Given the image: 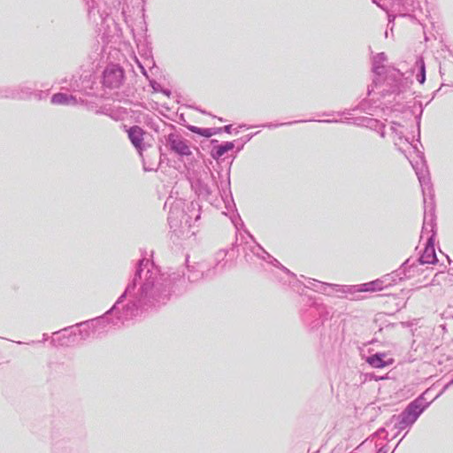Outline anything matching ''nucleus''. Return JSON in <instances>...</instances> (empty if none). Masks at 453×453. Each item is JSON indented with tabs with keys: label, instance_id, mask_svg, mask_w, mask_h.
I'll return each instance as SVG.
<instances>
[{
	"label": "nucleus",
	"instance_id": "f257e3e1",
	"mask_svg": "<svg viewBox=\"0 0 453 453\" xmlns=\"http://www.w3.org/2000/svg\"><path fill=\"white\" fill-rule=\"evenodd\" d=\"M184 283V278L174 275L165 277L153 261L140 259L134 268L132 280L125 291L104 314L112 329L123 326L127 322L140 316L143 311L165 304L177 287Z\"/></svg>",
	"mask_w": 453,
	"mask_h": 453
},
{
	"label": "nucleus",
	"instance_id": "f03ea898",
	"mask_svg": "<svg viewBox=\"0 0 453 453\" xmlns=\"http://www.w3.org/2000/svg\"><path fill=\"white\" fill-rule=\"evenodd\" d=\"M411 83L399 70L388 69V73L372 78V84L367 87V98L363 99L358 107L372 115L378 109L388 107Z\"/></svg>",
	"mask_w": 453,
	"mask_h": 453
},
{
	"label": "nucleus",
	"instance_id": "7ed1b4c3",
	"mask_svg": "<svg viewBox=\"0 0 453 453\" xmlns=\"http://www.w3.org/2000/svg\"><path fill=\"white\" fill-rule=\"evenodd\" d=\"M453 385V379L449 381L441 389V391L431 400H426L429 389L426 390L416 399L408 403L405 409L398 415H393L386 423L388 427L392 426L397 432L394 435L395 437L401 431L410 428L418 420L419 416L428 408L434 400L443 394L450 386Z\"/></svg>",
	"mask_w": 453,
	"mask_h": 453
},
{
	"label": "nucleus",
	"instance_id": "20e7f679",
	"mask_svg": "<svg viewBox=\"0 0 453 453\" xmlns=\"http://www.w3.org/2000/svg\"><path fill=\"white\" fill-rule=\"evenodd\" d=\"M226 172V180H220L219 184L216 182L214 174L209 168L198 173L190 181L192 189L199 198L210 202L211 203L217 198L218 195L224 200L228 195H231L230 189V165Z\"/></svg>",
	"mask_w": 453,
	"mask_h": 453
},
{
	"label": "nucleus",
	"instance_id": "39448f33",
	"mask_svg": "<svg viewBox=\"0 0 453 453\" xmlns=\"http://www.w3.org/2000/svg\"><path fill=\"white\" fill-rule=\"evenodd\" d=\"M303 297V305L308 306L302 312V319L307 331L315 335L323 337L324 325L330 317V311L326 304L318 302L315 297L307 296L305 293H300Z\"/></svg>",
	"mask_w": 453,
	"mask_h": 453
},
{
	"label": "nucleus",
	"instance_id": "423d86ee",
	"mask_svg": "<svg viewBox=\"0 0 453 453\" xmlns=\"http://www.w3.org/2000/svg\"><path fill=\"white\" fill-rule=\"evenodd\" d=\"M184 203L181 200L172 201L168 198L165 203V209L170 205L168 214V224L171 229L176 231L183 224L187 226H191L192 219L196 221L200 219V206L196 203H190L188 206V211L183 209Z\"/></svg>",
	"mask_w": 453,
	"mask_h": 453
},
{
	"label": "nucleus",
	"instance_id": "0eeeda50",
	"mask_svg": "<svg viewBox=\"0 0 453 453\" xmlns=\"http://www.w3.org/2000/svg\"><path fill=\"white\" fill-rule=\"evenodd\" d=\"M372 3L388 13L389 23L395 17L390 12L403 17L413 18H416L417 14L421 12L420 4L418 0H372Z\"/></svg>",
	"mask_w": 453,
	"mask_h": 453
},
{
	"label": "nucleus",
	"instance_id": "6e6552de",
	"mask_svg": "<svg viewBox=\"0 0 453 453\" xmlns=\"http://www.w3.org/2000/svg\"><path fill=\"white\" fill-rule=\"evenodd\" d=\"M257 250L260 252H254L256 256L262 258L263 260L269 259V263L272 264L275 270L273 272L274 279L281 283L282 285H288L294 291L304 293L303 290L300 291L302 282L297 279L296 274L290 272L288 268L283 266L276 258L273 257L268 252H266L261 246L257 245Z\"/></svg>",
	"mask_w": 453,
	"mask_h": 453
},
{
	"label": "nucleus",
	"instance_id": "1a4fd4ad",
	"mask_svg": "<svg viewBox=\"0 0 453 453\" xmlns=\"http://www.w3.org/2000/svg\"><path fill=\"white\" fill-rule=\"evenodd\" d=\"M73 326L76 331V335L79 334L81 340H86L91 336L101 337L112 330L108 323L107 316H104V314L95 319L78 323Z\"/></svg>",
	"mask_w": 453,
	"mask_h": 453
},
{
	"label": "nucleus",
	"instance_id": "9d476101",
	"mask_svg": "<svg viewBox=\"0 0 453 453\" xmlns=\"http://www.w3.org/2000/svg\"><path fill=\"white\" fill-rule=\"evenodd\" d=\"M416 173L418 178L420 186L422 188V192L424 195V203H425V216H424V222H423V226H422V231H421V237H425L426 235L427 237L433 234L434 240L435 234H436V231H435L436 224H435V215L434 212L433 202H431V208H430L429 213H427V211H426L427 200H426V190L427 189L428 192L430 193L431 188H432L431 183H430L429 179L426 178V174L424 173L423 172H418V170H416Z\"/></svg>",
	"mask_w": 453,
	"mask_h": 453
},
{
	"label": "nucleus",
	"instance_id": "9b49d317",
	"mask_svg": "<svg viewBox=\"0 0 453 453\" xmlns=\"http://www.w3.org/2000/svg\"><path fill=\"white\" fill-rule=\"evenodd\" d=\"M165 147L180 157L192 155L188 142L178 133H170L165 136Z\"/></svg>",
	"mask_w": 453,
	"mask_h": 453
},
{
	"label": "nucleus",
	"instance_id": "f8f14e48",
	"mask_svg": "<svg viewBox=\"0 0 453 453\" xmlns=\"http://www.w3.org/2000/svg\"><path fill=\"white\" fill-rule=\"evenodd\" d=\"M162 274H164L165 277H170L173 279V277L174 275H179V277H181V278H184V283L181 285L179 283V286L177 287L176 285L174 286L173 289L175 290L174 292L172 293V296L173 295H178L180 293H181L184 288H186V280L189 281V282H196L197 280H199L200 279L203 278V270L201 269V265H197L196 266L195 265H187V274L182 273V274L179 273H161Z\"/></svg>",
	"mask_w": 453,
	"mask_h": 453
},
{
	"label": "nucleus",
	"instance_id": "ddd939ff",
	"mask_svg": "<svg viewBox=\"0 0 453 453\" xmlns=\"http://www.w3.org/2000/svg\"><path fill=\"white\" fill-rule=\"evenodd\" d=\"M124 80V70L118 65H111L105 68L103 73V85L109 88H119Z\"/></svg>",
	"mask_w": 453,
	"mask_h": 453
},
{
	"label": "nucleus",
	"instance_id": "4468645a",
	"mask_svg": "<svg viewBox=\"0 0 453 453\" xmlns=\"http://www.w3.org/2000/svg\"><path fill=\"white\" fill-rule=\"evenodd\" d=\"M411 262H415V273L418 271L417 268L418 265L436 264L438 262L433 234L427 236L426 243L422 254L418 258L411 260Z\"/></svg>",
	"mask_w": 453,
	"mask_h": 453
},
{
	"label": "nucleus",
	"instance_id": "2eb2a0df",
	"mask_svg": "<svg viewBox=\"0 0 453 453\" xmlns=\"http://www.w3.org/2000/svg\"><path fill=\"white\" fill-rule=\"evenodd\" d=\"M76 331L74 326L65 327L60 331L53 333L51 344L53 346H68L74 343Z\"/></svg>",
	"mask_w": 453,
	"mask_h": 453
},
{
	"label": "nucleus",
	"instance_id": "dca6fc26",
	"mask_svg": "<svg viewBox=\"0 0 453 453\" xmlns=\"http://www.w3.org/2000/svg\"><path fill=\"white\" fill-rule=\"evenodd\" d=\"M388 274L392 277V280H395V284L403 279H410L415 275V262H411V259L409 258L399 269Z\"/></svg>",
	"mask_w": 453,
	"mask_h": 453
},
{
	"label": "nucleus",
	"instance_id": "f3484780",
	"mask_svg": "<svg viewBox=\"0 0 453 453\" xmlns=\"http://www.w3.org/2000/svg\"><path fill=\"white\" fill-rule=\"evenodd\" d=\"M329 292L337 294L338 297H349L351 300L357 299V293L358 292V285H338L330 284Z\"/></svg>",
	"mask_w": 453,
	"mask_h": 453
},
{
	"label": "nucleus",
	"instance_id": "a211bd4d",
	"mask_svg": "<svg viewBox=\"0 0 453 453\" xmlns=\"http://www.w3.org/2000/svg\"><path fill=\"white\" fill-rule=\"evenodd\" d=\"M387 59V55L384 52L377 53L372 57V72L373 77L388 73V69H394L393 67L387 66L384 65Z\"/></svg>",
	"mask_w": 453,
	"mask_h": 453
},
{
	"label": "nucleus",
	"instance_id": "6ab92c4d",
	"mask_svg": "<svg viewBox=\"0 0 453 453\" xmlns=\"http://www.w3.org/2000/svg\"><path fill=\"white\" fill-rule=\"evenodd\" d=\"M211 143H218L217 140H211ZM234 148V142H224L220 144L213 145L211 150V156L213 159L217 160L219 163V160L222 156H224L226 152L232 150Z\"/></svg>",
	"mask_w": 453,
	"mask_h": 453
},
{
	"label": "nucleus",
	"instance_id": "aec40b11",
	"mask_svg": "<svg viewBox=\"0 0 453 453\" xmlns=\"http://www.w3.org/2000/svg\"><path fill=\"white\" fill-rule=\"evenodd\" d=\"M128 138L137 150L142 149L143 130L139 126H133L127 130Z\"/></svg>",
	"mask_w": 453,
	"mask_h": 453
},
{
	"label": "nucleus",
	"instance_id": "412c9836",
	"mask_svg": "<svg viewBox=\"0 0 453 453\" xmlns=\"http://www.w3.org/2000/svg\"><path fill=\"white\" fill-rule=\"evenodd\" d=\"M387 355L385 353L377 352L369 356L366 359V362L374 368H383L388 366L393 363L392 358H388L386 360Z\"/></svg>",
	"mask_w": 453,
	"mask_h": 453
},
{
	"label": "nucleus",
	"instance_id": "4be33fe9",
	"mask_svg": "<svg viewBox=\"0 0 453 453\" xmlns=\"http://www.w3.org/2000/svg\"><path fill=\"white\" fill-rule=\"evenodd\" d=\"M303 287L324 295L332 296V293L328 291L330 288V283L322 282L315 279L309 278L307 279V283L303 284Z\"/></svg>",
	"mask_w": 453,
	"mask_h": 453
},
{
	"label": "nucleus",
	"instance_id": "5701e85b",
	"mask_svg": "<svg viewBox=\"0 0 453 453\" xmlns=\"http://www.w3.org/2000/svg\"><path fill=\"white\" fill-rule=\"evenodd\" d=\"M34 88L33 84L28 81L16 86L17 99L28 100L33 98Z\"/></svg>",
	"mask_w": 453,
	"mask_h": 453
},
{
	"label": "nucleus",
	"instance_id": "b1692460",
	"mask_svg": "<svg viewBox=\"0 0 453 453\" xmlns=\"http://www.w3.org/2000/svg\"><path fill=\"white\" fill-rule=\"evenodd\" d=\"M50 102L52 104L69 105V104H75L76 98L73 96H69L67 94L58 92V93L54 94L51 96Z\"/></svg>",
	"mask_w": 453,
	"mask_h": 453
},
{
	"label": "nucleus",
	"instance_id": "393cba45",
	"mask_svg": "<svg viewBox=\"0 0 453 453\" xmlns=\"http://www.w3.org/2000/svg\"><path fill=\"white\" fill-rule=\"evenodd\" d=\"M383 280L377 279L375 280L358 285V292H374L384 289Z\"/></svg>",
	"mask_w": 453,
	"mask_h": 453
},
{
	"label": "nucleus",
	"instance_id": "a878e982",
	"mask_svg": "<svg viewBox=\"0 0 453 453\" xmlns=\"http://www.w3.org/2000/svg\"><path fill=\"white\" fill-rule=\"evenodd\" d=\"M226 255H227V250H219L218 252L215 253L214 270L216 272H221L224 270L226 264V261H225Z\"/></svg>",
	"mask_w": 453,
	"mask_h": 453
},
{
	"label": "nucleus",
	"instance_id": "bb28decb",
	"mask_svg": "<svg viewBox=\"0 0 453 453\" xmlns=\"http://www.w3.org/2000/svg\"><path fill=\"white\" fill-rule=\"evenodd\" d=\"M188 129L194 134H197L199 135H202V136L207 137V138L217 134L216 128H202V127H198L196 126H188Z\"/></svg>",
	"mask_w": 453,
	"mask_h": 453
},
{
	"label": "nucleus",
	"instance_id": "cd10ccee",
	"mask_svg": "<svg viewBox=\"0 0 453 453\" xmlns=\"http://www.w3.org/2000/svg\"><path fill=\"white\" fill-rule=\"evenodd\" d=\"M16 87L3 86L0 87V97L8 99H17Z\"/></svg>",
	"mask_w": 453,
	"mask_h": 453
},
{
	"label": "nucleus",
	"instance_id": "c85d7f7f",
	"mask_svg": "<svg viewBox=\"0 0 453 453\" xmlns=\"http://www.w3.org/2000/svg\"><path fill=\"white\" fill-rule=\"evenodd\" d=\"M380 123L381 122L376 119L365 117V118H362L360 119V122L358 123V125L368 127L372 130H377L378 127H380Z\"/></svg>",
	"mask_w": 453,
	"mask_h": 453
},
{
	"label": "nucleus",
	"instance_id": "c756f323",
	"mask_svg": "<svg viewBox=\"0 0 453 453\" xmlns=\"http://www.w3.org/2000/svg\"><path fill=\"white\" fill-rule=\"evenodd\" d=\"M416 65L418 66V73H417V81L420 83V84H423L426 81V65H425V62L423 60L422 58H419L417 62H416Z\"/></svg>",
	"mask_w": 453,
	"mask_h": 453
},
{
	"label": "nucleus",
	"instance_id": "7c9ffc66",
	"mask_svg": "<svg viewBox=\"0 0 453 453\" xmlns=\"http://www.w3.org/2000/svg\"><path fill=\"white\" fill-rule=\"evenodd\" d=\"M49 96V90H36L34 88L33 98L38 101L45 100Z\"/></svg>",
	"mask_w": 453,
	"mask_h": 453
},
{
	"label": "nucleus",
	"instance_id": "2f4dec72",
	"mask_svg": "<svg viewBox=\"0 0 453 453\" xmlns=\"http://www.w3.org/2000/svg\"><path fill=\"white\" fill-rule=\"evenodd\" d=\"M306 121L307 120H296V121H291V122H288V123H278V124L267 123V124L263 125L262 127L273 128V127H280L283 125H292L294 123H300V122H306Z\"/></svg>",
	"mask_w": 453,
	"mask_h": 453
},
{
	"label": "nucleus",
	"instance_id": "473e14b6",
	"mask_svg": "<svg viewBox=\"0 0 453 453\" xmlns=\"http://www.w3.org/2000/svg\"><path fill=\"white\" fill-rule=\"evenodd\" d=\"M380 280H383V286H384V288H388V287H390V286H392V285H394V284H395V283H394L395 280H392V277H391V276H389V274H388H388L383 275V276H382L381 278H380Z\"/></svg>",
	"mask_w": 453,
	"mask_h": 453
},
{
	"label": "nucleus",
	"instance_id": "72a5a7b5",
	"mask_svg": "<svg viewBox=\"0 0 453 453\" xmlns=\"http://www.w3.org/2000/svg\"><path fill=\"white\" fill-rule=\"evenodd\" d=\"M96 0H87V6L88 13L90 14L92 11L96 7Z\"/></svg>",
	"mask_w": 453,
	"mask_h": 453
},
{
	"label": "nucleus",
	"instance_id": "f704fd0d",
	"mask_svg": "<svg viewBox=\"0 0 453 453\" xmlns=\"http://www.w3.org/2000/svg\"><path fill=\"white\" fill-rule=\"evenodd\" d=\"M216 130H217V134L220 133L221 131L230 134L232 131V125H226V126H224L223 127H218V128H216Z\"/></svg>",
	"mask_w": 453,
	"mask_h": 453
},
{
	"label": "nucleus",
	"instance_id": "c9c22d12",
	"mask_svg": "<svg viewBox=\"0 0 453 453\" xmlns=\"http://www.w3.org/2000/svg\"><path fill=\"white\" fill-rule=\"evenodd\" d=\"M418 104L419 112L416 116V119L418 120V124L419 125V122H420V119H421V116H422V113H423V105H422L421 102H418Z\"/></svg>",
	"mask_w": 453,
	"mask_h": 453
},
{
	"label": "nucleus",
	"instance_id": "e433bc0d",
	"mask_svg": "<svg viewBox=\"0 0 453 453\" xmlns=\"http://www.w3.org/2000/svg\"><path fill=\"white\" fill-rule=\"evenodd\" d=\"M384 129H385V125L383 123H380V127H378V129L376 130L380 134V137H382V138H384L386 135Z\"/></svg>",
	"mask_w": 453,
	"mask_h": 453
},
{
	"label": "nucleus",
	"instance_id": "4c0bfd02",
	"mask_svg": "<svg viewBox=\"0 0 453 453\" xmlns=\"http://www.w3.org/2000/svg\"><path fill=\"white\" fill-rule=\"evenodd\" d=\"M139 67L141 69V72L147 78L149 79V75H148V73H147V70L141 65L139 64Z\"/></svg>",
	"mask_w": 453,
	"mask_h": 453
},
{
	"label": "nucleus",
	"instance_id": "58836bf2",
	"mask_svg": "<svg viewBox=\"0 0 453 453\" xmlns=\"http://www.w3.org/2000/svg\"><path fill=\"white\" fill-rule=\"evenodd\" d=\"M71 87V89L76 91V90H79L80 89V85L79 83L77 82V81H75L74 84H71L70 85Z\"/></svg>",
	"mask_w": 453,
	"mask_h": 453
},
{
	"label": "nucleus",
	"instance_id": "ea45409f",
	"mask_svg": "<svg viewBox=\"0 0 453 453\" xmlns=\"http://www.w3.org/2000/svg\"><path fill=\"white\" fill-rule=\"evenodd\" d=\"M383 433H386V429H385V427H381V428H380V429L376 432V434H377V435H380V434H383Z\"/></svg>",
	"mask_w": 453,
	"mask_h": 453
},
{
	"label": "nucleus",
	"instance_id": "a19ab883",
	"mask_svg": "<svg viewBox=\"0 0 453 453\" xmlns=\"http://www.w3.org/2000/svg\"><path fill=\"white\" fill-rule=\"evenodd\" d=\"M319 122H326V123H330V122H337L338 120H330V119H323V120H318Z\"/></svg>",
	"mask_w": 453,
	"mask_h": 453
},
{
	"label": "nucleus",
	"instance_id": "79ce46f5",
	"mask_svg": "<svg viewBox=\"0 0 453 453\" xmlns=\"http://www.w3.org/2000/svg\"><path fill=\"white\" fill-rule=\"evenodd\" d=\"M377 453H387V451H386V450H384V449H383V448H380V449L378 450V452H377Z\"/></svg>",
	"mask_w": 453,
	"mask_h": 453
},
{
	"label": "nucleus",
	"instance_id": "37998d69",
	"mask_svg": "<svg viewBox=\"0 0 453 453\" xmlns=\"http://www.w3.org/2000/svg\"><path fill=\"white\" fill-rule=\"evenodd\" d=\"M47 339H48V335H47V334H43V339H42V341L44 342V341H46Z\"/></svg>",
	"mask_w": 453,
	"mask_h": 453
},
{
	"label": "nucleus",
	"instance_id": "c03bdc74",
	"mask_svg": "<svg viewBox=\"0 0 453 453\" xmlns=\"http://www.w3.org/2000/svg\"><path fill=\"white\" fill-rule=\"evenodd\" d=\"M405 435H406V434H404V435H403V436L399 440V441H398V443H397L396 447L399 445V443H400V442H402V441H403V439L405 437Z\"/></svg>",
	"mask_w": 453,
	"mask_h": 453
},
{
	"label": "nucleus",
	"instance_id": "a18cd8bd",
	"mask_svg": "<svg viewBox=\"0 0 453 453\" xmlns=\"http://www.w3.org/2000/svg\"><path fill=\"white\" fill-rule=\"evenodd\" d=\"M96 113H105V111L102 109V110L96 111Z\"/></svg>",
	"mask_w": 453,
	"mask_h": 453
},
{
	"label": "nucleus",
	"instance_id": "49530a36",
	"mask_svg": "<svg viewBox=\"0 0 453 453\" xmlns=\"http://www.w3.org/2000/svg\"><path fill=\"white\" fill-rule=\"evenodd\" d=\"M250 139H251V135H249V136H247V139H246V141H245V142H248V141H250Z\"/></svg>",
	"mask_w": 453,
	"mask_h": 453
},
{
	"label": "nucleus",
	"instance_id": "de8ad7c7",
	"mask_svg": "<svg viewBox=\"0 0 453 453\" xmlns=\"http://www.w3.org/2000/svg\"><path fill=\"white\" fill-rule=\"evenodd\" d=\"M218 175L219 178L221 177V173L219 172H218Z\"/></svg>",
	"mask_w": 453,
	"mask_h": 453
}]
</instances>
